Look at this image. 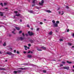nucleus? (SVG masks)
Masks as SVG:
<instances>
[{"mask_svg": "<svg viewBox=\"0 0 74 74\" xmlns=\"http://www.w3.org/2000/svg\"><path fill=\"white\" fill-rule=\"evenodd\" d=\"M16 53H18V54H19V53H20L18 51H17L16 52Z\"/></svg>", "mask_w": 74, "mask_h": 74, "instance_id": "obj_32", "label": "nucleus"}, {"mask_svg": "<svg viewBox=\"0 0 74 74\" xmlns=\"http://www.w3.org/2000/svg\"><path fill=\"white\" fill-rule=\"evenodd\" d=\"M43 71L44 73H46L47 72V71L46 70H43Z\"/></svg>", "mask_w": 74, "mask_h": 74, "instance_id": "obj_35", "label": "nucleus"}, {"mask_svg": "<svg viewBox=\"0 0 74 74\" xmlns=\"http://www.w3.org/2000/svg\"><path fill=\"white\" fill-rule=\"evenodd\" d=\"M41 48H42L44 49H46V48L44 47H41Z\"/></svg>", "mask_w": 74, "mask_h": 74, "instance_id": "obj_26", "label": "nucleus"}, {"mask_svg": "<svg viewBox=\"0 0 74 74\" xmlns=\"http://www.w3.org/2000/svg\"><path fill=\"white\" fill-rule=\"evenodd\" d=\"M7 5V3H4V5Z\"/></svg>", "mask_w": 74, "mask_h": 74, "instance_id": "obj_44", "label": "nucleus"}, {"mask_svg": "<svg viewBox=\"0 0 74 74\" xmlns=\"http://www.w3.org/2000/svg\"><path fill=\"white\" fill-rule=\"evenodd\" d=\"M52 23H53V24H54V23H55V20H53L52 21Z\"/></svg>", "mask_w": 74, "mask_h": 74, "instance_id": "obj_22", "label": "nucleus"}, {"mask_svg": "<svg viewBox=\"0 0 74 74\" xmlns=\"http://www.w3.org/2000/svg\"><path fill=\"white\" fill-rule=\"evenodd\" d=\"M20 22H22V20L21 19L20 20Z\"/></svg>", "mask_w": 74, "mask_h": 74, "instance_id": "obj_59", "label": "nucleus"}, {"mask_svg": "<svg viewBox=\"0 0 74 74\" xmlns=\"http://www.w3.org/2000/svg\"><path fill=\"white\" fill-rule=\"evenodd\" d=\"M27 64H26V63L23 64H21V65H27Z\"/></svg>", "mask_w": 74, "mask_h": 74, "instance_id": "obj_20", "label": "nucleus"}, {"mask_svg": "<svg viewBox=\"0 0 74 74\" xmlns=\"http://www.w3.org/2000/svg\"><path fill=\"white\" fill-rule=\"evenodd\" d=\"M28 33L29 34V36H33L34 34L32 32H30V31L28 32Z\"/></svg>", "mask_w": 74, "mask_h": 74, "instance_id": "obj_1", "label": "nucleus"}, {"mask_svg": "<svg viewBox=\"0 0 74 74\" xmlns=\"http://www.w3.org/2000/svg\"><path fill=\"white\" fill-rule=\"evenodd\" d=\"M0 54H2V53L0 51Z\"/></svg>", "mask_w": 74, "mask_h": 74, "instance_id": "obj_53", "label": "nucleus"}, {"mask_svg": "<svg viewBox=\"0 0 74 74\" xmlns=\"http://www.w3.org/2000/svg\"><path fill=\"white\" fill-rule=\"evenodd\" d=\"M0 5H1V6H2V7H3V3H1Z\"/></svg>", "mask_w": 74, "mask_h": 74, "instance_id": "obj_28", "label": "nucleus"}, {"mask_svg": "<svg viewBox=\"0 0 74 74\" xmlns=\"http://www.w3.org/2000/svg\"><path fill=\"white\" fill-rule=\"evenodd\" d=\"M14 12L15 14H17V13H18V11H14Z\"/></svg>", "mask_w": 74, "mask_h": 74, "instance_id": "obj_27", "label": "nucleus"}, {"mask_svg": "<svg viewBox=\"0 0 74 74\" xmlns=\"http://www.w3.org/2000/svg\"><path fill=\"white\" fill-rule=\"evenodd\" d=\"M49 34H50V35H52V31L50 32L49 33Z\"/></svg>", "mask_w": 74, "mask_h": 74, "instance_id": "obj_19", "label": "nucleus"}, {"mask_svg": "<svg viewBox=\"0 0 74 74\" xmlns=\"http://www.w3.org/2000/svg\"><path fill=\"white\" fill-rule=\"evenodd\" d=\"M28 1H29V2H30V0H27Z\"/></svg>", "mask_w": 74, "mask_h": 74, "instance_id": "obj_55", "label": "nucleus"}, {"mask_svg": "<svg viewBox=\"0 0 74 74\" xmlns=\"http://www.w3.org/2000/svg\"><path fill=\"white\" fill-rule=\"evenodd\" d=\"M28 45L29 47H30L31 46V44H28Z\"/></svg>", "mask_w": 74, "mask_h": 74, "instance_id": "obj_41", "label": "nucleus"}, {"mask_svg": "<svg viewBox=\"0 0 74 74\" xmlns=\"http://www.w3.org/2000/svg\"><path fill=\"white\" fill-rule=\"evenodd\" d=\"M22 33V31H20L19 32V34H21V33Z\"/></svg>", "mask_w": 74, "mask_h": 74, "instance_id": "obj_39", "label": "nucleus"}, {"mask_svg": "<svg viewBox=\"0 0 74 74\" xmlns=\"http://www.w3.org/2000/svg\"><path fill=\"white\" fill-rule=\"evenodd\" d=\"M30 53V51H29L28 52V53Z\"/></svg>", "mask_w": 74, "mask_h": 74, "instance_id": "obj_52", "label": "nucleus"}, {"mask_svg": "<svg viewBox=\"0 0 74 74\" xmlns=\"http://www.w3.org/2000/svg\"><path fill=\"white\" fill-rule=\"evenodd\" d=\"M22 35L23 37H25V34H24V33H22Z\"/></svg>", "mask_w": 74, "mask_h": 74, "instance_id": "obj_37", "label": "nucleus"}, {"mask_svg": "<svg viewBox=\"0 0 74 74\" xmlns=\"http://www.w3.org/2000/svg\"><path fill=\"white\" fill-rule=\"evenodd\" d=\"M46 12H49V13H50L51 12V11L49 10H46Z\"/></svg>", "mask_w": 74, "mask_h": 74, "instance_id": "obj_9", "label": "nucleus"}, {"mask_svg": "<svg viewBox=\"0 0 74 74\" xmlns=\"http://www.w3.org/2000/svg\"><path fill=\"white\" fill-rule=\"evenodd\" d=\"M19 69H21V70H25L26 69V68H24V69L22 68H21Z\"/></svg>", "mask_w": 74, "mask_h": 74, "instance_id": "obj_18", "label": "nucleus"}, {"mask_svg": "<svg viewBox=\"0 0 74 74\" xmlns=\"http://www.w3.org/2000/svg\"><path fill=\"white\" fill-rule=\"evenodd\" d=\"M29 12L30 13H32V14H33V13H34V12L33 11H32V10H30L29 11Z\"/></svg>", "mask_w": 74, "mask_h": 74, "instance_id": "obj_14", "label": "nucleus"}, {"mask_svg": "<svg viewBox=\"0 0 74 74\" xmlns=\"http://www.w3.org/2000/svg\"><path fill=\"white\" fill-rule=\"evenodd\" d=\"M15 16H20V14H16L15 15Z\"/></svg>", "mask_w": 74, "mask_h": 74, "instance_id": "obj_21", "label": "nucleus"}, {"mask_svg": "<svg viewBox=\"0 0 74 74\" xmlns=\"http://www.w3.org/2000/svg\"><path fill=\"white\" fill-rule=\"evenodd\" d=\"M25 50H27V48H25Z\"/></svg>", "mask_w": 74, "mask_h": 74, "instance_id": "obj_54", "label": "nucleus"}, {"mask_svg": "<svg viewBox=\"0 0 74 74\" xmlns=\"http://www.w3.org/2000/svg\"><path fill=\"white\" fill-rule=\"evenodd\" d=\"M20 39L21 40H24V38H22V37H20Z\"/></svg>", "mask_w": 74, "mask_h": 74, "instance_id": "obj_15", "label": "nucleus"}, {"mask_svg": "<svg viewBox=\"0 0 74 74\" xmlns=\"http://www.w3.org/2000/svg\"><path fill=\"white\" fill-rule=\"evenodd\" d=\"M29 48H30V47H27V49H29Z\"/></svg>", "mask_w": 74, "mask_h": 74, "instance_id": "obj_56", "label": "nucleus"}, {"mask_svg": "<svg viewBox=\"0 0 74 74\" xmlns=\"http://www.w3.org/2000/svg\"><path fill=\"white\" fill-rule=\"evenodd\" d=\"M32 56L31 55H28L27 56V58H32Z\"/></svg>", "mask_w": 74, "mask_h": 74, "instance_id": "obj_7", "label": "nucleus"}, {"mask_svg": "<svg viewBox=\"0 0 74 74\" xmlns=\"http://www.w3.org/2000/svg\"><path fill=\"white\" fill-rule=\"evenodd\" d=\"M35 5V4H33L32 5V7H34Z\"/></svg>", "mask_w": 74, "mask_h": 74, "instance_id": "obj_40", "label": "nucleus"}, {"mask_svg": "<svg viewBox=\"0 0 74 74\" xmlns=\"http://www.w3.org/2000/svg\"><path fill=\"white\" fill-rule=\"evenodd\" d=\"M67 63H69V64H71V63H72L71 62H69V61H67Z\"/></svg>", "mask_w": 74, "mask_h": 74, "instance_id": "obj_16", "label": "nucleus"}, {"mask_svg": "<svg viewBox=\"0 0 74 74\" xmlns=\"http://www.w3.org/2000/svg\"><path fill=\"white\" fill-rule=\"evenodd\" d=\"M60 41H63V39H60Z\"/></svg>", "mask_w": 74, "mask_h": 74, "instance_id": "obj_33", "label": "nucleus"}, {"mask_svg": "<svg viewBox=\"0 0 74 74\" xmlns=\"http://www.w3.org/2000/svg\"><path fill=\"white\" fill-rule=\"evenodd\" d=\"M27 27H30V26L29 25H27Z\"/></svg>", "mask_w": 74, "mask_h": 74, "instance_id": "obj_42", "label": "nucleus"}, {"mask_svg": "<svg viewBox=\"0 0 74 74\" xmlns=\"http://www.w3.org/2000/svg\"><path fill=\"white\" fill-rule=\"evenodd\" d=\"M24 47L25 48H27V46H26L25 45V46H24Z\"/></svg>", "mask_w": 74, "mask_h": 74, "instance_id": "obj_45", "label": "nucleus"}, {"mask_svg": "<svg viewBox=\"0 0 74 74\" xmlns=\"http://www.w3.org/2000/svg\"><path fill=\"white\" fill-rule=\"evenodd\" d=\"M73 37H74V34H73Z\"/></svg>", "mask_w": 74, "mask_h": 74, "instance_id": "obj_57", "label": "nucleus"}, {"mask_svg": "<svg viewBox=\"0 0 74 74\" xmlns=\"http://www.w3.org/2000/svg\"><path fill=\"white\" fill-rule=\"evenodd\" d=\"M14 74H17V73H18L17 71H14Z\"/></svg>", "mask_w": 74, "mask_h": 74, "instance_id": "obj_17", "label": "nucleus"}, {"mask_svg": "<svg viewBox=\"0 0 74 74\" xmlns=\"http://www.w3.org/2000/svg\"><path fill=\"white\" fill-rule=\"evenodd\" d=\"M30 42H31V43H33L34 42V41H33V40H30Z\"/></svg>", "mask_w": 74, "mask_h": 74, "instance_id": "obj_29", "label": "nucleus"}, {"mask_svg": "<svg viewBox=\"0 0 74 74\" xmlns=\"http://www.w3.org/2000/svg\"><path fill=\"white\" fill-rule=\"evenodd\" d=\"M68 45H69L71 46V45H72V44L70 43H68Z\"/></svg>", "mask_w": 74, "mask_h": 74, "instance_id": "obj_24", "label": "nucleus"}, {"mask_svg": "<svg viewBox=\"0 0 74 74\" xmlns=\"http://www.w3.org/2000/svg\"><path fill=\"white\" fill-rule=\"evenodd\" d=\"M39 29H40V28H37V29H36V31H38V30H39Z\"/></svg>", "mask_w": 74, "mask_h": 74, "instance_id": "obj_31", "label": "nucleus"}, {"mask_svg": "<svg viewBox=\"0 0 74 74\" xmlns=\"http://www.w3.org/2000/svg\"><path fill=\"white\" fill-rule=\"evenodd\" d=\"M72 48H74V46H72Z\"/></svg>", "mask_w": 74, "mask_h": 74, "instance_id": "obj_62", "label": "nucleus"}, {"mask_svg": "<svg viewBox=\"0 0 74 74\" xmlns=\"http://www.w3.org/2000/svg\"><path fill=\"white\" fill-rule=\"evenodd\" d=\"M0 14L1 16H3V14L1 12V13H0Z\"/></svg>", "mask_w": 74, "mask_h": 74, "instance_id": "obj_25", "label": "nucleus"}, {"mask_svg": "<svg viewBox=\"0 0 74 74\" xmlns=\"http://www.w3.org/2000/svg\"><path fill=\"white\" fill-rule=\"evenodd\" d=\"M37 50H38V51H42V49H40L39 48H37Z\"/></svg>", "mask_w": 74, "mask_h": 74, "instance_id": "obj_12", "label": "nucleus"}, {"mask_svg": "<svg viewBox=\"0 0 74 74\" xmlns=\"http://www.w3.org/2000/svg\"><path fill=\"white\" fill-rule=\"evenodd\" d=\"M59 13L60 14H61V15H63L64 14V12L63 11L62 12H59Z\"/></svg>", "mask_w": 74, "mask_h": 74, "instance_id": "obj_5", "label": "nucleus"}, {"mask_svg": "<svg viewBox=\"0 0 74 74\" xmlns=\"http://www.w3.org/2000/svg\"><path fill=\"white\" fill-rule=\"evenodd\" d=\"M16 50H14V53H15V52H16Z\"/></svg>", "mask_w": 74, "mask_h": 74, "instance_id": "obj_48", "label": "nucleus"}, {"mask_svg": "<svg viewBox=\"0 0 74 74\" xmlns=\"http://www.w3.org/2000/svg\"><path fill=\"white\" fill-rule=\"evenodd\" d=\"M0 70H5V69L3 68H0Z\"/></svg>", "mask_w": 74, "mask_h": 74, "instance_id": "obj_8", "label": "nucleus"}, {"mask_svg": "<svg viewBox=\"0 0 74 74\" xmlns=\"http://www.w3.org/2000/svg\"><path fill=\"white\" fill-rule=\"evenodd\" d=\"M69 29H67V32H69Z\"/></svg>", "mask_w": 74, "mask_h": 74, "instance_id": "obj_46", "label": "nucleus"}, {"mask_svg": "<svg viewBox=\"0 0 74 74\" xmlns=\"http://www.w3.org/2000/svg\"><path fill=\"white\" fill-rule=\"evenodd\" d=\"M40 25H42V24H43V23L42 22H40Z\"/></svg>", "mask_w": 74, "mask_h": 74, "instance_id": "obj_34", "label": "nucleus"}, {"mask_svg": "<svg viewBox=\"0 0 74 74\" xmlns=\"http://www.w3.org/2000/svg\"><path fill=\"white\" fill-rule=\"evenodd\" d=\"M8 8H5V9H7Z\"/></svg>", "mask_w": 74, "mask_h": 74, "instance_id": "obj_63", "label": "nucleus"}, {"mask_svg": "<svg viewBox=\"0 0 74 74\" xmlns=\"http://www.w3.org/2000/svg\"><path fill=\"white\" fill-rule=\"evenodd\" d=\"M3 46H5L6 45V43L5 42H4V43L3 44Z\"/></svg>", "mask_w": 74, "mask_h": 74, "instance_id": "obj_23", "label": "nucleus"}, {"mask_svg": "<svg viewBox=\"0 0 74 74\" xmlns=\"http://www.w3.org/2000/svg\"><path fill=\"white\" fill-rule=\"evenodd\" d=\"M60 67H62V66H63V64H60Z\"/></svg>", "mask_w": 74, "mask_h": 74, "instance_id": "obj_43", "label": "nucleus"}, {"mask_svg": "<svg viewBox=\"0 0 74 74\" xmlns=\"http://www.w3.org/2000/svg\"><path fill=\"white\" fill-rule=\"evenodd\" d=\"M66 8H69V6H66Z\"/></svg>", "mask_w": 74, "mask_h": 74, "instance_id": "obj_47", "label": "nucleus"}, {"mask_svg": "<svg viewBox=\"0 0 74 74\" xmlns=\"http://www.w3.org/2000/svg\"><path fill=\"white\" fill-rule=\"evenodd\" d=\"M7 54H8V55H12V53L11 52H7Z\"/></svg>", "mask_w": 74, "mask_h": 74, "instance_id": "obj_10", "label": "nucleus"}, {"mask_svg": "<svg viewBox=\"0 0 74 74\" xmlns=\"http://www.w3.org/2000/svg\"><path fill=\"white\" fill-rule=\"evenodd\" d=\"M17 71V73H21V72H22V71L18 70Z\"/></svg>", "mask_w": 74, "mask_h": 74, "instance_id": "obj_13", "label": "nucleus"}, {"mask_svg": "<svg viewBox=\"0 0 74 74\" xmlns=\"http://www.w3.org/2000/svg\"><path fill=\"white\" fill-rule=\"evenodd\" d=\"M9 37H11V34H10L9 35Z\"/></svg>", "mask_w": 74, "mask_h": 74, "instance_id": "obj_50", "label": "nucleus"}, {"mask_svg": "<svg viewBox=\"0 0 74 74\" xmlns=\"http://www.w3.org/2000/svg\"><path fill=\"white\" fill-rule=\"evenodd\" d=\"M31 30H33V28H31Z\"/></svg>", "mask_w": 74, "mask_h": 74, "instance_id": "obj_58", "label": "nucleus"}, {"mask_svg": "<svg viewBox=\"0 0 74 74\" xmlns=\"http://www.w3.org/2000/svg\"><path fill=\"white\" fill-rule=\"evenodd\" d=\"M44 0H42L41 1V2H40L39 3V4L40 5L42 6L43 5V4H44Z\"/></svg>", "mask_w": 74, "mask_h": 74, "instance_id": "obj_2", "label": "nucleus"}, {"mask_svg": "<svg viewBox=\"0 0 74 74\" xmlns=\"http://www.w3.org/2000/svg\"><path fill=\"white\" fill-rule=\"evenodd\" d=\"M23 52L24 53H26V52L25 51H23Z\"/></svg>", "mask_w": 74, "mask_h": 74, "instance_id": "obj_51", "label": "nucleus"}, {"mask_svg": "<svg viewBox=\"0 0 74 74\" xmlns=\"http://www.w3.org/2000/svg\"><path fill=\"white\" fill-rule=\"evenodd\" d=\"M31 53H33V52L32 51H31Z\"/></svg>", "mask_w": 74, "mask_h": 74, "instance_id": "obj_61", "label": "nucleus"}, {"mask_svg": "<svg viewBox=\"0 0 74 74\" xmlns=\"http://www.w3.org/2000/svg\"><path fill=\"white\" fill-rule=\"evenodd\" d=\"M5 62H7V60H5Z\"/></svg>", "mask_w": 74, "mask_h": 74, "instance_id": "obj_64", "label": "nucleus"}, {"mask_svg": "<svg viewBox=\"0 0 74 74\" xmlns=\"http://www.w3.org/2000/svg\"><path fill=\"white\" fill-rule=\"evenodd\" d=\"M62 64H65V62L62 61Z\"/></svg>", "mask_w": 74, "mask_h": 74, "instance_id": "obj_36", "label": "nucleus"}, {"mask_svg": "<svg viewBox=\"0 0 74 74\" xmlns=\"http://www.w3.org/2000/svg\"><path fill=\"white\" fill-rule=\"evenodd\" d=\"M15 28L18 30H20V28H19V27H16Z\"/></svg>", "mask_w": 74, "mask_h": 74, "instance_id": "obj_11", "label": "nucleus"}, {"mask_svg": "<svg viewBox=\"0 0 74 74\" xmlns=\"http://www.w3.org/2000/svg\"><path fill=\"white\" fill-rule=\"evenodd\" d=\"M25 36H28V34H25Z\"/></svg>", "mask_w": 74, "mask_h": 74, "instance_id": "obj_49", "label": "nucleus"}, {"mask_svg": "<svg viewBox=\"0 0 74 74\" xmlns=\"http://www.w3.org/2000/svg\"><path fill=\"white\" fill-rule=\"evenodd\" d=\"M12 33H13V34H15V33L14 32H12Z\"/></svg>", "mask_w": 74, "mask_h": 74, "instance_id": "obj_38", "label": "nucleus"}, {"mask_svg": "<svg viewBox=\"0 0 74 74\" xmlns=\"http://www.w3.org/2000/svg\"><path fill=\"white\" fill-rule=\"evenodd\" d=\"M13 30L14 31H15V29H13Z\"/></svg>", "mask_w": 74, "mask_h": 74, "instance_id": "obj_60", "label": "nucleus"}, {"mask_svg": "<svg viewBox=\"0 0 74 74\" xmlns=\"http://www.w3.org/2000/svg\"><path fill=\"white\" fill-rule=\"evenodd\" d=\"M56 23L57 24H58V23H59V21H57L56 22Z\"/></svg>", "mask_w": 74, "mask_h": 74, "instance_id": "obj_30", "label": "nucleus"}, {"mask_svg": "<svg viewBox=\"0 0 74 74\" xmlns=\"http://www.w3.org/2000/svg\"><path fill=\"white\" fill-rule=\"evenodd\" d=\"M32 3H34V4H35V1H36V2L37 3V1L36 0H32Z\"/></svg>", "mask_w": 74, "mask_h": 74, "instance_id": "obj_6", "label": "nucleus"}, {"mask_svg": "<svg viewBox=\"0 0 74 74\" xmlns=\"http://www.w3.org/2000/svg\"><path fill=\"white\" fill-rule=\"evenodd\" d=\"M53 25L54 27H58V25L57 23H54Z\"/></svg>", "mask_w": 74, "mask_h": 74, "instance_id": "obj_4", "label": "nucleus"}, {"mask_svg": "<svg viewBox=\"0 0 74 74\" xmlns=\"http://www.w3.org/2000/svg\"><path fill=\"white\" fill-rule=\"evenodd\" d=\"M64 69H67V70H69V66H64L63 67Z\"/></svg>", "mask_w": 74, "mask_h": 74, "instance_id": "obj_3", "label": "nucleus"}]
</instances>
